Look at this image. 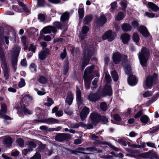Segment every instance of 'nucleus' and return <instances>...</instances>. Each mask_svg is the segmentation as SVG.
<instances>
[{"instance_id": "obj_34", "label": "nucleus", "mask_w": 159, "mask_h": 159, "mask_svg": "<svg viewBox=\"0 0 159 159\" xmlns=\"http://www.w3.org/2000/svg\"><path fill=\"white\" fill-rule=\"evenodd\" d=\"M69 15V13L66 11L63 13L61 17V20L63 21H67L68 19Z\"/></svg>"}, {"instance_id": "obj_42", "label": "nucleus", "mask_w": 159, "mask_h": 159, "mask_svg": "<svg viewBox=\"0 0 159 159\" xmlns=\"http://www.w3.org/2000/svg\"><path fill=\"white\" fill-rule=\"evenodd\" d=\"M100 107L102 111H105L107 108V105L105 102H102L100 104Z\"/></svg>"}, {"instance_id": "obj_6", "label": "nucleus", "mask_w": 159, "mask_h": 159, "mask_svg": "<svg viewBox=\"0 0 159 159\" xmlns=\"http://www.w3.org/2000/svg\"><path fill=\"white\" fill-rule=\"evenodd\" d=\"M135 157L137 159L144 158L153 159V158H157L158 156L155 152L150 150L147 152L139 154Z\"/></svg>"}, {"instance_id": "obj_8", "label": "nucleus", "mask_w": 159, "mask_h": 159, "mask_svg": "<svg viewBox=\"0 0 159 159\" xmlns=\"http://www.w3.org/2000/svg\"><path fill=\"white\" fill-rule=\"evenodd\" d=\"M125 71L126 73L129 75L128 78L129 84L131 86H134L136 85L137 83V80L134 75H132L130 66H128L127 67H125Z\"/></svg>"}, {"instance_id": "obj_25", "label": "nucleus", "mask_w": 159, "mask_h": 159, "mask_svg": "<svg viewBox=\"0 0 159 159\" xmlns=\"http://www.w3.org/2000/svg\"><path fill=\"white\" fill-rule=\"evenodd\" d=\"M73 99V95L71 92H68L67 93V96L66 102L69 105H71Z\"/></svg>"}, {"instance_id": "obj_28", "label": "nucleus", "mask_w": 159, "mask_h": 159, "mask_svg": "<svg viewBox=\"0 0 159 159\" xmlns=\"http://www.w3.org/2000/svg\"><path fill=\"white\" fill-rule=\"evenodd\" d=\"M147 6L148 7L151 8L152 11H154L157 12L159 11V7L152 2H148Z\"/></svg>"}, {"instance_id": "obj_41", "label": "nucleus", "mask_w": 159, "mask_h": 159, "mask_svg": "<svg viewBox=\"0 0 159 159\" xmlns=\"http://www.w3.org/2000/svg\"><path fill=\"white\" fill-rule=\"evenodd\" d=\"M92 17L90 16H86L84 19V24H87L88 22H90L92 20Z\"/></svg>"}, {"instance_id": "obj_56", "label": "nucleus", "mask_w": 159, "mask_h": 159, "mask_svg": "<svg viewBox=\"0 0 159 159\" xmlns=\"http://www.w3.org/2000/svg\"><path fill=\"white\" fill-rule=\"evenodd\" d=\"M79 152L82 154L80 157V158L81 159H89V157L87 155H85L84 153L81 152Z\"/></svg>"}, {"instance_id": "obj_36", "label": "nucleus", "mask_w": 159, "mask_h": 159, "mask_svg": "<svg viewBox=\"0 0 159 159\" xmlns=\"http://www.w3.org/2000/svg\"><path fill=\"white\" fill-rule=\"evenodd\" d=\"M48 53L45 51H43L41 52L39 54V57L40 59H44Z\"/></svg>"}, {"instance_id": "obj_17", "label": "nucleus", "mask_w": 159, "mask_h": 159, "mask_svg": "<svg viewBox=\"0 0 159 159\" xmlns=\"http://www.w3.org/2000/svg\"><path fill=\"white\" fill-rule=\"evenodd\" d=\"M54 33L57 32V30L55 27L51 26H48L44 28L42 31L44 34H48L51 33V31Z\"/></svg>"}, {"instance_id": "obj_31", "label": "nucleus", "mask_w": 159, "mask_h": 159, "mask_svg": "<svg viewBox=\"0 0 159 159\" xmlns=\"http://www.w3.org/2000/svg\"><path fill=\"white\" fill-rule=\"evenodd\" d=\"M4 142L5 144L7 147L11 146L12 143V139L11 137L8 136H6L5 138Z\"/></svg>"}, {"instance_id": "obj_59", "label": "nucleus", "mask_w": 159, "mask_h": 159, "mask_svg": "<svg viewBox=\"0 0 159 159\" xmlns=\"http://www.w3.org/2000/svg\"><path fill=\"white\" fill-rule=\"evenodd\" d=\"M12 9L13 10L17 12H20L21 10L18 6L13 5L12 6Z\"/></svg>"}, {"instance_id": "obj_15", "label": "nucleus", "mask_w": 159, "mask_h": 159, "mask_svg": "<svg viewBox=\"0 0 159 159\" xmlns=\"http://www.w3.org/2000/svg\"><path fill=\"white\" fill-rule=\"evenodd\" d=\"M89 109L87 107H84L80 113V118L82 121H83L87 117L89 112Z\"/></svg>"}, {"instance_id": "obj_57", "label": "nucleus", "mask_w": 159, "mask_h": 159, "mask_svg": "<svg viewBox=\"0 0 159 159\" xmlns=\"http://www.w3.org/2000/svg\"><path fill=\"white\" fill-rule=\"evenodd\" d=\"M87 150L90 151H97V152H100L101 150H97L96 149V148L95 147H90V148H86Z\"/></svg>"}, {"instance_id": "obj_51", "label": "nucleus", "mask_w": 159, "mask_h": 159, "mask_svg": "<svg viewBox=\"0 0 159 159\" xmlns=\"http://www.w3.org/2000/svg\"><path fill=\"white\" fill-rule=\"evenodd\" d=\"M17 142L20 146L22 147L23 146L24 142L22 139H18L17 140Z\"/></svg>"}, {"instance_id": "obj_27", "label": "nucleus", "mask_w": 159, "mask_h": 159, "mask_svg": "<svg viewBox=\"0 0 159 159\" xmlns=\"http://www.w3.org/2000/svg\"><path fill=\"white\" fill-rule=\"evenodd\" d=\"M147 6L148 7L151 8L152 11H154L157 12L159 11V7L152 2H148Z\"/></svg>"}, {"instance_id": "obj_58", "label": "nucleus", "mask_w": 159, "mask_h": 159, "mask_svg": "<svg viewBox=\"0 0 159 159\" xmlns=\"http://www.w3.org/2000/svg\"><path fill=\"white\" fill-rule=\"evenodd\" d=\"M66 49L64 48L63 50V52H62L60 55L61 58L62 60H63L66 57Z\"/></svg>"}, {"instance_id": "obj_53", "label": "nucleus", "mask_w": 159, "mask_h": 159, "mask_svg": "<svg viewBox=\"0 0 159 159\" xmlns=\"http://www.w3.org/2000/svg\"><path fill=\"white\" fill-rule=\"evenodd\" d=\"M139 23L136 20H133L131 23V25L134 28H138Z\"/></svg>"}, {"instance_id": "obj_19", "label": "nucleus", "mask_w": 159, "mask_h": 159, "mask_svg": "<svg viewBox=\"0 0 159 159\" xmlns=\"http://www.w3.org/2000/svg\"><path fill=\"white\" fill-rule=\"evenodd\" d=\"M33 99V97L29 94L25 95L21 101L20 106L26 105L25 104H28Z\"/></svg>"}, {"instance_id": "obj_29", "label": "nucleus", "mask_w": 159, "mask_h": 159, "mask_svg": "<svg viewBox=\"0 0 159 159\" xmlns=\"http://www.w3.org/2000/svg\"><path fill=\"white\" fill-rule=\"evenodd\" d=\"M122 30L124 32H127L130 31L132 29L131 26L127 23L123 24L121 25Z\"/></svg>"}, {"instance_id": "obj_63", "label": "nucleus", "mask_w": 159, "mask_h": 159, "mask_svg": "<svg viewBox=\"0 0 159 159\" xmlns=\"http://www.w3.org/2000/svg\"><path fill=\"white\" fill-rule=\"evenodd\" d=\"M143 114L142 111H140L138 112L134 116V118L136 119L137 118L139 117H140L141 116H142Z\"/></svg>"}, {"instance_id": "obj_12", "label": "nucleus", "mask_w": 159, "mask_h": 159, "mask_svg": "<svg viewBox=\"0 0 159 159\" xmlns=\"http://www.w3.org/2000/svg\"><path fill=\"white\" fill-rule=\"evenodd\" d=\"M27 105H24L20 106L21 107H18L17 113L20 116H23V114L25 115L31 114L32 113V111L30 110L27 109L26 108V106Z\"/></svg>"}, {"instance_id": "obj_33", "label": "nucleus", "mask_w": 159, "mask_h": 159, "mask_svg": "<svg viewBox=\"0 0 159 159\" xmlns=\"http://www.w3.org/2000/svg\"><path fill=\"white\" fill-rule=\"evenodd\" d=\"M80 7L78 11L79 18H82L84 17V14L83 5L80 4Z\"/></svg>"}, {"instance_id": "obj_60", "label": "nucleus", "mask_w": 159, "mask_h": 159, "mask_svg": "<svg viewBox=\"0 0 159 159\" xmlns=\"http://www.w3.org/2000/svg\"><path fill=\"white\" fill-rule=\"evenodd\" d=\"M114 119L117 121H120L121 120L120 116L117 114H115L114 115Z\"/></svg>"}, {"instance_id": "obj_26", "label": "nucleus", "mask_w": 159, "mask_h": 159, "mask_svg": "<svg viewBox=\"0 0 159 159\" xmlns=\"http://www.w3.org/2000/svg\"><path fill=\"white\" fill-rule=\"evenodd\" d=\"M44 121L45 123L49 125L58 123L59 122L57 119L52 118L46 119L44 120Z\"/></svg>"}, {"instance_id": "obj_4", "label": "nucleus", "mask_w": 159, "mask_h": 159, "mask_svg": "<svg viewBox=\"0 0 159 159\" xmlns=\"http://www.w3.org/2000/svg\"><path fill=\"white\" fill-rule=\"evenodd\" d=\"M105 79L107 84L103 90L102 95L104 96L107 95H111L112 93V90L110 84L111 81L110 75L109 74H106Z\"/></svg>"}, {"instance_id": "obj_64", "label": "nucleus", "mask_w": 159, "mask_h": 159, "mask_svg": "<svg viewBox=\"0 0 159 159\" xmlns=\"http://www.w3.org/2000/svg\"><path fill=\"white\" fill-rule=\"evenodd\" d=\"M44 3V0H38V4L40 7L43 6Z\"/></svg>"}, {"instance_id": "obj_9", "label": "nucleus", "mask_w": 159, "mask_h": 159, "mask_svg": "<svg viewBox=\"0 0 159 159\" xmlns=\"http://www.w3.org/2000/svg\"><path fill=\"white\" fill-rule=\"evenodd\" d=\"M37 140H31L28 144V148H26L22 151V153L25 155L30 153L32 150V148H35L37 146Z\"/></svg>"}, {"instance_id": "obj_18", "label": "nucleus", "mask_w": 159, "mask_h": 159, "mask_svg": "<svg viewBox=\"0 0 159 159\" xmlns=\"http://www.w3.org/2000/svg\"><path fill=\"white\" fill-rule=\"evenodd\" d=\"M81 95V93L80 90L77 89L76 90V100L78 105V108L79 109H81L83 107Z\"/></svg>"}, {"instance_id": "obj_22", "label": "nucleus", "mask_w": 159, "mask_h": 159, "mask_svg": "<svg viewBox=\"0 0 159 159\" xmlns=\"http://www.w3.org/2000/svg\"><path fill=\"white\" fill-rule=\"evenodd\" d=\"M113 61L115 64L118 63L121 59V56L120 53L116 52L114 53L112 56Z\"/></svg>"}, {"instance_id": "obj_20", "label": "nucleus", "mask_w": 159, "mask_h": 159, "mask_svg": "<svg viewBox=\"0 0 159 159\" xmlns=\"http://www.w3.org/2000/svg\"><path fill=\"white\" fill-rule=\"evenodd\" d=\"M107 21V18L105 15L102 14L96 20L97 23L99 25H102L104 24Z\"/></svg>"}, {"instance_id": "obj_47", "label": "nucleus", "mask_w": 159, "mask_h": 159, "mask_svg": "<svg viewBox=\"0 0 159 159\" xmlns=\"http://www.w3.org/2000/svg\"><path fill=\"white\" fill-rule=\"evenodd\" d=\"M38 19L41 21H43L45 20L46 15L43 14H39L38 16Z\"/></svg>"}, {"instance_id": "obj_35", "label": "nucleus", "mask_w": 159, "mask_h": 159, "mask_svg": "<svg viewBox=\"0 0 159 159\" xmlns=\"http://www.w3.org/2000/svg\"><path fill=\"white\" fill-rule=\"evenodd\" d=\"M97 143L98 144H107L108 145L110 148H112L113 149L115 150L116 151H117L118 150V149L112 145V144H111V143H108L107 142L105 141L104 142H100V141H98Z\"/></svg>"}, {"instance_id": "obj_16", "label": "nucleus", "mask_w": 159, "mask_h": 159, "mask_svg": "<svg viewBox=\"0 0 159 159\" xmlns=\"http://www.w3.org/2000/svg\"><path fill=\"white\" fill-rule=\"evenodd\" d=\"M70 138L69 134H57L56 138V140L59 141L64 140H68Z\"/></svg>"}, {"instance_id": "obj_43", "label": "nucleus", "mask_w": 159, "mask_h": 159, "mask_svg": "<svg viewBox=\"0 0 159 159\" xmlns=\"http://www.w3.org/2000/svg\"><path fill=\"white\" fill-rule=\"evenodd\" d=\"M25 80L21 78L20 79V81L19 82L18 84V86L20 88H22L25 86Z\"/></svg>"}, {"instance_id": "obj_5", "label": "nucleus", "mask_w": 159, "mask_h": 159, "mask_svg": "<svg viewBox=\"0 0 159 159\" xmlns=\"http://www.w3.org/2000/svg\"><path fill=\"white\" fill-rule=\"evenodd\" d=\"M90 117L92 123L93 125H96L100 120L102 121L104 124H106L108 122L107 119L106 117L103 116H100L97 113H92Z\"/></svg>"}, {"instance_id": "obj_14", "label": "nucleus", "mask_w": 159, "mask_h": 159, "mask_svg": "<svg viewBox=\"0 0 159 159\" xmlns=\"http://www.w3.org/2000/svg\"><path fill=\"white\" fill-rule=\"evenodd\" d=\"M20 48L19 47H15L13 49L12 52H11V54L12 55V58L14 59V61H13L12 63L14 65H15L17 63V57Z\"/></svg>"}, {"instance_id": "obj_10", "label": "nucleus", "mask_w": 159, "mask_h": 159, "mask_svg": "<svg viewBox=\"0 0 159 159\" xmlns=\"http://www.w3.org/2000/svg\"><path fill=\"white\" fill-rule=\"evenodd\" d=\"M1 43L0 41V58L1 61V66L3 71L7 70L8 69L5 58V54L1 48Z\"/></svg>"}, {"instance_id": "obj_55", "label": "nucleus", "mask_w": 159, "mask_h": 159, "mask_svg": "<svg viewBox=\"0 0 159 159\" xmlns=\"http://www.w3.org/2000/svg\"><path fill=\"white\" fill-rule=\"evenodd\" d=\"M116 141L119 143L123 145L124 146H126V142L122 139H119Z\"/></svg>"}, {"instance_id": "obj_52", "label": "nucleus", "mask_w": 159, "mask_h": 159, "mask_svg": "<svg viewBox=\"0 0 159 159\" xmlns=\"http://www.w3.org/2000/svg\"><path fill=\"white\" fill-rule=\"evenodd\" d=\"M111 10H112L116 9L117 7V2H114L111 3Z\"/></svg>"}, {"instance_id": "obj_39", "label": "nucleus", "mask_w": 159, "mask_h": 159, "mask_svg": "<svg viewBox=\"0 0 159 159\" xmlns=\"http://www.w3.org/2000/svg\"><path fill=\"white\" fill-rule=\"evenodd\" d=\"M53 103L54 102L52 100L51 98H48L47 99V102H45L44 104L45 106L50 107L52 105Z\"/></svg>"}, {"instance_id": "obj_48", "label": "nucleus", "mask_w": 159, "mask_h": 159, "mask_svg": "<svg viewBox=\"0 0 159 159\" xmlns=\"http://www.w3.org/2000/svg\"><path fill=\"white\" fill-rule=\"evenodd\" d=\"M39 81L41 83L45 84L47 82V79L44 77L41 76L39 79Z\"/></svg>"}, {"instance_id": "obj_61", "label": "nucleus", "mask_w": 159, "mask_h": 159, "mask_svg": "<svg viewBox=\"0 0 159 159\" xmlns=\"http://www.w3.org/2000/svg\"><path fill=\"white\" fill-rule=\"evenodd\" d=\"M145 15L149 18H153L155 16V15L153 13L146 12Z\"/></svg>"}, {"instance_id": "obj_13", "label": "nucleus", "mask_w": 159, "mask_h": 159, "mask_svg": "<svg viewBox=\"0 0 159 159\" xmlns=\"http://www.w3.org/2000/svg\"><path fill=\"white\" fill-rule=\"evenodd\" d=\"M7 112V106L5 104L1 105V108L0 112V117L3 118L6 120H11V118L5 114Z\"/></svg>"}, {"instance_id": "obj_30", "label": "nucleus", "mask_w": 159, "mask_h": 159, "mask_svg": "<svg viewBox=\"0 0 159 159\" xmlns=\"http://www.w3.org/2000/svg\"><path fill=\"white\" fill-rule=\"evenodd\" d=\"M130 38L129 35L127 34H123L121 37V39L124 44L127 43L130 39Z\"/></svg>"}, {"instance_id": "obj_37", "label": "nucleus", "mask_w": 159, "mask_h": 159, "mask_svg": "<svg viewBox=\"0 0 159 159\" xmlns=\"http://www.w3.org/2000/svg\"><path fill=\"white\" fill-rule=\"evenodd\" d=\"M125 15L121 12H119L115 17V20H120L125 17Z\"/></svg>"}, {"instance_id": "obj_46", "label": "nucleus", "mask_w": 159, "mask_h": 159, "mask_svg": "<svg viewBox=\"0 0 159 159\" xmlns=\"http://www.w3.org/2000/svg\"><path fill=\"white\" fill-rule=\"evenodd\" d=\"M159 96V92H157L155 93V94L153 95V96L151 98L152 101L151 103L152 102L155 101L158 98V97Z\"/></svg>"}, {"instance_id": "obj_2", "label": "nucleus", "mask_w": 159, "mask_h": 159, "mask_svg": "<svg viewBox=\"0 0 159 159\" xmlns=\"http://www.w3.org/2000/svg\"><path fill=\"white\" fill-rule=\"evenodd\" d=\"M94 68V66L92 65L89 67H87L84 71V78L85 87L87 89L89 88L90 82L93 78L92 72Z\"/></svg>"}, {"instance_id": "obj_38", "label": "nucleus", "mask_w": 159, "mask_h": 159, "mask_svg": "<svg viewBox=\"0 0 159 159\" xmlns=\"http://www.w3.org/2000/svg\"><path fill=\"white\" fill-rule=\"evenodd\" d=\"M111 74L114 81H117L118 79V75L116 72L115 70L111 72Z\"/></svg>"}, {"instance_id": "obj_50", "label": "nucleus", "mask_w": 159, "mask_h": 159, "mask_svg": "<svg viewBox=\"0 0 159 159\" xmlns=\"http://www.w3.org/2000/svg\"><path fill=\"white\" fill-rule=\"evenodd\" d=\"M79 48H73L72 49L71 52L73 55H75V54H78L79 53Z\"/></svg>"}, {"instance_id": "obj_24", "label": "nucleus", "mask_w": 159, "mask_h": 159, "mask_svg": "<svg viewBox=\"0 0 159 159\" xmlns=\"http://www.w3.org/2000/svg\"><path fill=\"white\" fill-rule=\"evenodd\" d=\"M139 31L145 37H147L149 35V32L147 28L143 25H141L139 27Z\"/></svg>"}, {"instance_id": "obj_54", "label": "nucleus", "mask_w": 159, "mask_h": 159, "mask_svg": "<svg viewBox=\"0 0 159 159\" xmlns=\"http://www.w3.org/2000/svg\"><path fill=\"white\" fill-rule=\"evenodd\" d=\"M36 48V47L35 45L33 44H31L29 48V50L30 51H31L33 53H34L35 52Z\"/></svg>"}, {"instance_id": "obj_49", "label": "nucleus", "mask_w": 159, "mask_h": 159, "mask_svg": "<svg viewBox=\"0 0 159 159\" xmlns=\"http://www.w3.org/2000/svg\"><path fill=\"white\" fill-rule=\"evenodd\" d=\"M152 94V92L150 91H147L143 94V96L145 98L150 97Z\"/></svg>"}, {"instance_id": "obj_11", "label": "nucleus", "mask_w": 159, "mask_h": 159, "mask_svg": "<svg viewBox=\"0 0 159 159\" xmlns=\"http://www.w3.org/2000/svg\"><path fill=\"white\" fill-rule=\"evenodd\" d=\"M116 35L115 33L108 30L102 35V38L103 40L107 39L108 41H111L115 39Z\"/></svg>"}, {"instance_id": "obj_44", "label": "nucleus", "mask_w": 159, "mask_h": 159, "mask_svg": "<svg viewBox=\"0 0 159 159\" xmlns=\"http://www.w3.org/2000/svg\"><path fill=\"white\" fill-rule=\"evenodd\" d=\"M30 159H41L40 154L39 152H37Z\"/></svg>"}, {"instance_id": "obj_3", "label": "nucleus", "mask_w": 159, "mask_h": 159, "mask_svg": "<svg viewBox=\"0 0 159 159\" xmlns=\"http://www.w3.org/2000/svg\"><path fill=\"white\" fill-rule=\"evenodd\" d=\"M149 55V50L145 48H143L141 52L139 53V58L141 64L143 66H146Z\"/></svg>"}, {"instance_id": "obj_1", "label": "nucleus", "mask_w": 159, "mask_h": 159, "mask_svg": "<svg viewBox=\"0 0 159 159\" xmlns=\"http://www.w3.org/2000/svg\"><path fill=\"white\" fill-rule=\"evenodd\" d=\"M82 47L84 50L82 66L84 68L89 64L91 56L96 54L97 49L95 45H88L82 41Z\"/></svg>"}, {"instance_id": "obj_23", "label": "nucleus", "mask_w": 159, "mask_h": 159, "mask_svg": "<svg viewBox=\"0 0 159 159\" xmlns=\"http://www.w3.org/2000/svg\"><path fill=\"white\" fill-rule=\"evenodd\" d=\"M100 96V95L97 93H90L88 97V99L91 101L95 102L98 99Z\"/></svg>"}, {"instance_id": "obj_62", "label": "nucleus", "mask_w": 159, "mask_h": 159, "mask_svg": "<svg viewBox=\"0 0 159 159\" xmlns=\"http://www.w3.org/2000/svg\"><path fill=\"white\" fill-rule=\"evenodd\" d=\"M146 145L149 147L156 148L155 147V144L151 142H147Z\"/></svg>"}, {"instance_id": "obj_45", "label": "nucleus", "mask_w": 159, "mask_h": 159, "mask_svg": "<svg viewBox=\"0 0 159 159\" xmlns=\"http://www.w3.org/2000/svg\"><path fill=\"white\" fill-rule=\"evenodd\" d=\"M98 78H95L92 83V84L93 86V88L96 89L97 87V83L98 81Z\"/></svg>"}, {"instance_id": "obj_21", "label": "nucleus", "mask_w": 159, "mask_h": 159, "mask_svg": "<svg viewBox=\"0 0 159 159\" xmlns=\"http://www.w3.org/2000/svg\"><path fill=\"white\" fill-rule=\"evenodd\" d=\"M89 28L86 26H84L82 29V33L79 36V38L81 40H83L85 38L86 34L89 31Z\"/></svg>"}, {"instance_id": "obj_40", "label": "nucleus", "mask_w": 159, "mask_h": 159, "mask_svg": "<svg viewBox=\"0 0 159 159\" xmlns=\"http://www.w3.org/2000/svg\"><path fill=\"white\" fill-rule=\"evenodd\" d=\"M133 39L136 43H138L139 40V37L137 33H134L133 36Z\"/></svg>"}, {"instance_id": "obj_32", "label": "nucleus", "mask_w": 159, "mask_h": 159, "mask_svg": "<svg viewBox=\"0 0 159 159\" xmlns=\"http://www.w3.org/2000/svg\"><path fill=\"white\" fill-rule=\"evenodd\" d=\"M149 119L148 117L146 115H144L142 116L140 118V120L141 123L145 125L148 122Z\"/></svg>"}, {"instance_id": "obj_7", "label": "nucleus", "mask_w": 159, "mask_h": 159, "mask_svg": "<svg viewBox=\"0 0 159 159\" xmlns=\"http://www.w3.org/2000/svg\"><path fill=\"white\" fill-rule=\"evenodd\" d=\"M157 75L156 74H154L152 76L148 75L146 78L145 83H143L144 88L145 89L150 88L153 84L157 80Z\"/></svg>"}]
</instances>
